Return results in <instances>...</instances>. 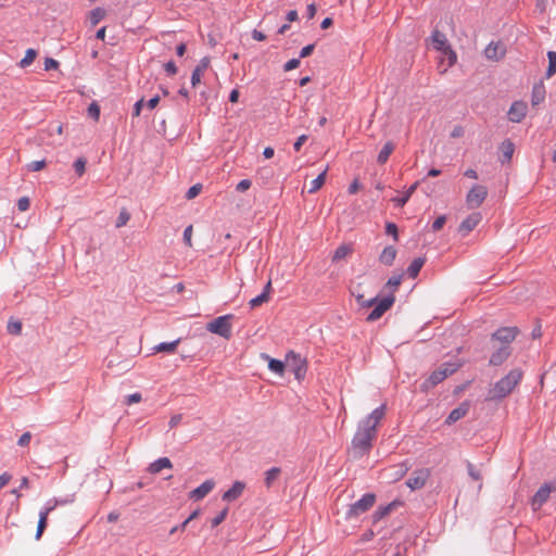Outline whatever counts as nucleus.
<instances>
[{
  "instance_id": "11",
  "label": "nucleus",
  "mask_w": 556,
  "mask_h": 556,
  "mask_svg": "<svg viewBox=\"0 0 556 556\" xmlns=\"http://www.w3.org/2000/svg\"><path fill=\"white\" fill-rule=\"evenodd\" d=\"M430 477V470L427 468L415 470L410 478L406 481L410 490L421 489Z\"/></svg>"
},
{
  "instance_id": "1",
  "label": "nucleus",
  "mask_w": 556,
  "mask_h": 556,
  "mask_svg": "<svg viewBox=\"0 0 556 556\" xmlns=\"http://www.w3.org/2000/svg\"><path fill=\"white\" fill-rule=\"evenodd\" d=\"M386 415V405L374 409L366 418L359 421L357 430L352 439L350 454L353 458H359L367 454L377 437V426Z\"/></svg>"
},
{
  "instance_id": "27",
  "label": "nucleus",
  "mask_w": 556,
  "mask_h": 556,
  "mask_svg": "<svg viewBox=\"0 0 556 556\" xmlns=\"http://www.w3.org/2000/svg\"><path fill=\"white\" fill-rule=\"evenodd\" d=\"M352 294L355 296L357 303L363 307H371L376 302V296L366 299L364 293L358 290V287L352 290Z\"/></svg>"
},
{
  "instance_id": "46",
  "label": "nucleus",
  "mask_w": 556,
  "mask_h": 556,
  "mask_svg": "<svg viewBox=\"0 0 556 556\" xmlns=\"http://www.w3.org/2000/svg\"><path fill=\"white\" fill-rule=\"evenodd\" d=\"M45 167H46L45 160L34 161L27 165V168L29 172H39V170L43 169Z\"/></svg>"
},
{
  "instance_id": "55",
  "label": "nucleus",
  "mask_w": 556,
  "mask_h": 556,
  "mask_svg": "<svg viewBox=\"0 0 556 556\" xmlns=\"http://www.w3.org/2000/svg\"><path fill=\"white\" fill-rule=\"evenodd\" d=\"M30 440H31V433H30V432H24V433L20 437V439H18V441H17V444H18L20 446H26V445H28V444H29Z\"/></svg>"
},
{
  "instance_id": "13",
  "label": "nucleus",
  "mask_w": 556,
  "mask_h": 556,
  "mask_svg": "<svg viewBox=\"0 0 556 556\" xmlns=\"http://www.w3.org/2000/svg\"><path fill=\"white\" fill-rule=\"evenodd\" d=\"M541 337H542V325L539 319L534 320L533 328L530 333L531 343L529 345V351H533V355L536 354L541 348Z\"/></svg>"
},
{
  "instance_id": "61",
  "label": "nucleus",
  "mask_w": 556,
  "mask_h": 556,
  "mask_svg": "<svg viewBox=\"0 0 556 556\" xmlns=\"http://www.w3.org/2000/svg\"><path fill=\"white\" fill-rule=\"evenodd\" d=\"M313 51H314V45L305 46L304 48H302V50L300 52V58H307L312 54Z\"/></svg>"
},
{
  "instance_id": "4",
  "label": "nucleus",
  "mask_w": 556,
  "mask_h": 556,
  "mask_svg": "<svg viewBox=\"0 0 556 556\" xmlns=\"http://www.w3.org/2000/svg\"><path fill=\"white\" fill-rule=\"evenodd\" d=\"M232 315H224L215 318L206 325L207 331L211 333L218 334L225 339H229L231 337V319Z\"/></svg>"
},
{
  "instance_id": "29",
  "label": "nucleus",
  "mask_w": 556,
  "mask_h": 556,
  "mask_svg": "<svg viewBox=\"0 0 556 556\" xmlns=\"http://www.w3.org/2000/svg\"><path fill=\"white\" fill-rule=\"evenodd\" d=\"M327 168L309 182L308 193L317 192L325 184Z\"/></svg>"
},
{
  "instance_id": "6",
  "label": "nucleus",
  "mask_w": 556,
  "mask_h": 556,
  "mask_svg": "<svg viewBox=\"0 0 556 556\" xmlns=\"http://www.w3.org/2000/svg\"><path fill=\"white\" fill-rule=\"evenodd\" d=\"M459 367L456 363H445L439 369L434 370L428 380L426 381L427 387H434L442 382L450 375L454 374Z\"/></svg>"
},
{
  "instance_id": "24",
  "label": "nucleus",
  "mask_w": 556,
  "mask_h": 556,
  "mask_svg": "<svg viewBox=\"0 0 556 556\" xmlns=\"http://www.w3.org/2000/svg\"><path fill=\"white\" fill-rule=\"evenodd\" d=\"M396 257V249L392 245L386 247L379 255V261L383 265L391 266Z\"/></svg>"
},
{
  "instance_id": "62",
  "label": "nucleus",
  "mask_w": 556,
  "mask_h": 556,
  "mask_svg": "<svg viewBox=\"0 0 556 556\" xmlns=\"http://www.w3.org/2000/svg\"><path fill=\"white\" fill-rule=\"evenodd\" d=\"M159 102H160V97H159V96H155V97L151 98V99L146 103V105H147V108H148L149 110H153V109H155V108L157 106Z\"/></svg>"
},
{
  "instance_id": "7",
  "label": "nucleus",
  "mask_w": 556,
  "mask_h": 556,
  "mask_svg": "<svg viewBox=\"0 0 556 556\" xmlns=\"http://www.w3.org/2000/svg\"><path fill=\"white\" fill-rule=\"evenodd\" d=\"M394 301H395V298L393 294L388 295L379 301L376 299V302L372 305L374 309L368 314V316L366 317V320L368 323H374V321L380 319L382 317V315L392 307Z\"/></svg>"
},
{
  "instance_id": "33",
  "label": "nucleus",
  "mask_w": 556,
  "mask_h": 556,
  "mask_svg": "<svg viewBox=\"0 0 556 556\" xmlns=\"http://www.w3.org/2000/svg\"><path fill=\"white\" fill-rule=\"evenodd\" d=\"M280 468L278 467H273L270 468L269 470H267L265 472V485L266 488H270L274 482L278 479L279 475H280Z\"/></svg>"
},
{
  "instance_id": "23",
  "label": "nucleus",
  "mask_w": 556,
  "mask_h": 556,
  "mask_svg": "<svg viewBox=\"0 0 556 556\" xmlns=\"http://www.w3.org/2000/svg\"><path fill=\"white\" fill-rule=\"evenodd\" d=\"M53 508H54L53 506L48 507L39 513V520H38V526H37V531H36V540H39L41 538L45 529L47 528L48 516H49L50 511L53 510Z\"/></svg>"
},
{
  "instance_id": "36",
  "label": "nucleus",
  "mask_w": 556,
  "mask_h": 556,
  "mask_svg": "<svg viewBox=\"0 0 556 556\" xmlns=\"http://www.w3.org/2000/svg\"><path fill=\"white\" fill-rule=\"evenodd\" d=\"M267 359H268V368L273 371V372H276L278 375H282L283 371H285V365L279 359H275V358H269L267 356Z\"/></svg>"
},
{
  "instance_id": "58",
  "label": "nucleus",
  "mask_w": 556,
  "mask_h": 556,
  "mask_svg": "<svg viewBox=\"0 0 556 556\" xmlns=\"http://www.w3.org/2000/svg\"><path fill=\"white\" fill-rule=\"evenodd\" d=\"M307 140V136L306 135H301L296 141L294 142L293 144V148L296 152H299L302 148V146L305 143V141Z\"/></svg>"
},
{
  "instance_id": "51",
  "label": "nucleus",
  "mask_w": 556,
  "mask_h": 556,
  "mask_svg": "<svg viewBox=\"0 0 556 556\" xmlns=\"http://www.w3.org/2000/svg\"><path fill=\"white\" fill-rule=\"evenodd\" d=\"M445 222H446V217L444 215L442 216H439L432 224V230L433 231H439L443 228V226L445 225Z\"/></svg>"
},
{
  "instance_id": "64",
  "label": "nucleus",
  "mask_w": 556,
  "mask_h": 556,
  "mask_svg": "<svg viewBox=\"0 0 556 556\" xmlns=\"http://www.w3.org/2000/svg\"><path fill=\"white\" fill-rule=\"evenodd\" d=\"M11 480V475H9L8 472H4L2 475H0V490L5 486Z\"/></svg>"
},
{
  "instance_id": "18",
  "label": "nucleus",
  "mask_w": 556,
  "mask_h": 556,
  "mask_svg": "<svg viewBox=\"0 0 556 556\" xmlns=\"http://www.w3.org/2000/svg\"><path fill=\"white\" fill-rule=\"evenodd\" d=\"M290 359L293 361V372L295 375V378L298 380H301L303 379L305 372H306V366H305V363L303 359H301L299 356H296L295 354H289L287 356V362L289 363Z\"/></svg>"
},
{
  "instance_id": "42",
  "label": "nucleus",
  "mask_w": 556,
  "mask_h": 556,
  "mask_svg": "<svg viewBox=\"0 0 556 556\" xmlns=\"http://www.w3.org/2000/svg\"><path fill=\"white\" fill-rule=\"evenodd\" d=\"M129 218H130L129 213L125 208H123L119 212V215L116 219V227L121 228V227L125 226L128 223Z\"/></svg>"
},
{
  "instance_id": "48",
  "label": "nucleus",
  "mask_w": 556,
  "mask_h": 556,
  "mask_svg": "<svg viewBox=\"0 0 556 556\" xmlns=\"http://www.w3.org/2000/svg\"><path fill=\"white\" fill-rule=\"evenodd\" d=\"M192 232H193L192 225H189L184 231V241H185L186 245H188L189 248L192 247Z\"/></svg>"
},
{
  "instance_id": "49",
  "label": "nucleus",
  "mask_w": 556,
  "mask_h": 556,
  "mask_svg": "<svg viewBox=\"0 0 556 556\" xmlns=\"http://www.w3.org/2000/svg\"><path fill=\"white\" fill-rule=\"evenodd\" d=\"M201 190L202 186L199 184L190 187L186 194L187 199L191 200L195 198L201 192Z\"/></svg>"
},
{
  "instance_id": "32",
  "label": "nucleus",
  "mask_w": 556,
  "mask_h": 556,
  "mask_svg": "<svg viewBox=\"0 0 556 556\" xmlns=\"http://www.w3.org/2000/svg\"><path fill=\"white\" fill-rule=\"evenodd\" d=\"M418 186V182H415L407 190L406 192L404 193L403 197H400V198H394L392 201L399 205V206H404L407 201L409 200V198L413 195V193L415 192L416 188Z\"/></svg>"
},
{
  "instance_id": "10",
  "label": "nucleus",
  "mask_w": 556,
  "mask_h": 556,
  "mask_svg": "<svg viewBox=\"0 0 556 556\" xmlns=\"http://www.w3.org/2000/svg\"><path fill=\"white\" fill-rule=\"evenodd\" d=\"M517 333V328H501L492 336V343L495 345L500 344L509 346V343L516 338Z\"/></svg>"
},
{
  "instance_id": "60",
  "label": "nucleus",
  "mask_w": 556,
  "mask_h": 556,
  "mask_svg": "<svg viewBox=\"0 0 556 556\" xmlns=\"http://www.w3.org/2000/svg\"><path fill=\"white\" fill-rule=\"evenodd\" d=\"M164 68L169 75H175L177 73V66L173 61L167 62L164 65Z\"/></svg>"
},
{
  "instance_id": "57",
  "label": "nucleus",
  "mask_w": 556,
  "mask_h": 556,
  "mask_svg": "<svg viewBox=\"0 0 556 556\" xmlns=\"http://www.w3.org/2000/svg\"><path fill=\"white\" fill-rule=\"evenodd\" d=\"M59 66V62L54 59H51V58H47L45 60V70L46 71H50V70H55L58 68Z\"/></svg>"
},
{
  "instance_id": "15",
  "label": "nucleus",
  "mask_w": 556,
  "mask_h": 556,
  "mask_svg": "<svg viewBox=\"0 0 556 556\" xmlns=\"http://www.w3.org/2000/svg\"><path fill=\"white\" fill-rule=\"evenodd\" d=\"M214 480H205L201 485L190 492L189 497L194 501H200L204 498L214 489Z\"/></svg>"
},
{
  "instance_id": "54",
  "label": "nucleus",
  "mask_w": 556,
  "mask_h": 556,
  "mask_svg": "<svg viewBox=\"0 0 556 556\" xmlns=\"http://www.w3.org/2000/svg\"><path fill=\"white\" fill-rule=\"evenodd\" d=\"M386 231L388 235H391L395 241H397L399 237H397V227L395 224L393 223H388L387 226H386Z\"/></svg>"
},
{
  "instance_id": "52",
  "label": "nucleus",
  "mask_w": 556,
  "mask_h": 556,
  "mask_svg": "<svg viewBox=\"0 0 556 556\" xmlns=\"http://www.w3.org/2000/svg\"><path fill=\"white\" fill-rule=\"evenodd\" d=\"M300 65V60L299 59H291L289 60L285 65H283V70L286 72H290L292 70H295L298 68Z\"/></svg>"
},
{
  "instance_id": "26",
  "label": "nucleus",
  "mask_w": 556,
  "mask_h": 556,
  "mask_svg": "<svg viewBox=\"0 0 556 556\" xmlns=\"http://www.w3.org/2000/svg\"><path fill=\"white\" fill-rule=\"evenodd\" d=\"M352 252L353 248L351 244H341L333 252L332 262H339L349 256Z\"/></svg>"
},
{
  "instance_id": "14",
  "label": "nucleus",
  "mask_w": 556,
  "mask_h": 556,
  "mask_svg": "<svg viewBox=\"0 0 556 556\" xmlns=\"http://www.w3.org/2000/svg\"><path fill=\"white\" fill-rule=\"evenodd\" d=\"M488 60L498 61L505 55V47L501 42H491L484 50Z\"/></svg>"
},
{
  "instance_id": "19",
  "label": "nucleus",
  "mask_w": 556,
  "mask_h": 556,
  "mask_svg": "<svg viewBox=\"0 0 556 556\" xmlns=\"http://www.w3.org/2000/svg\"><path fill=\"white\" fill-rule=\"evenodd\" d=\"M245 488V484L241 481H236L232 486L223 494V500L231 502L241 496Z\"/></svg>"
},
{
  "instance_id": "53",
  "label": "nucleus",
  "mask_w": 556,
  "mask_h": 556,
  "mask_svg": "<svg viewBox=\"0 0 556 556\" xmlns=\"http://www.w3.org/2000/svg\"><path fill=\"white\" fill-rule=\"evenodd\" d=\"M468 473L473 480H481V472L472 465L468 464Z\"/></svg>"
},
{
  "instance_id": "45",
  "label": "nucleus",
  "mask_w": 556,
  "mask_h": 556,
  "mask_svg": "<svg viewBox=\"0 0 556 556\" xmlns=\"http://www.w3.org/2000/svg\"><path fill=\"white\" fill-rule=\"evenodd\" d=\"M8 331L11 334H20L22 331V324L18 320L9 321Z\"/></svg>"
},
{
  "instance_id": "47",
  "label": "nucleus",
  "mask_w": 556,
  "mask_h": 556,
  "mask_svg": "<svg viewBox=\"0 0 556 556\" xmlns=\"http://www.w3.org/2000/svg\"><path fill=\"white\" fill-rule=\"evenodd\" d=\"M30 206V200L28 197H22L17 201V208L20 212H26Z\"/></svg>"
},
{
  "instance_id": "37",
  "label": "nucleus",
  "mask_w": 556,
  "mask_h": 556,
  "mask_svg": "<svg viewBox=\"0 0 556 556\" xmlns=\"http://www.w3.org/2000/svg\"><path fill=\"white\" fill-rule=\"evenodd\" d=\"M548 56V67L546 71V77L549 78L556 73V52L549 51L547 53Z\"/></svg>"
},
{
  "instance_id": "5",
  "label": "nucleus",
  "mask_w": 556,
  "mask_h": 556,
  "mask_svg": "<svg viewBox=\"0 0 556 556\" xmlns=\"http://www.w3.org/2000/svg\"><path fill=\"white\" fill-rule=\"evenodd\" d=\"M553 492H556L555 481L542 484L530 500L532 510H539L548 501Z\"/></svg>"
},
{
  "instance_id": "40",
  "label": "nucleus",
  "mask_w": 556,
  "mask_h": 556,
  "mask_svg": "<svg viewBox=\"0 0 556 556\" xmlns=\"http://www.w3.org/2000/svg\"><path fill=\"white\" fill-rule=\"evenodd\" d=\"M88 115L96 122L100 118V106L97 102H91L88 106Z\"/></svg>"
},
{
  "instance_id": "63",
  "label": "nucleus",
  "mask_w": 556,
  "mask_h": 556,
  "mask_svg": "<svg viewBox=\"0 0 556 556\" xmlns=\"http://www.w3.org/2000/svg\"><path fill=\"white\" fill-rule=\"evenodd\" d=\"M144 105V100L143 99H140L138 100L136 103H135V106H134V116H139L140 113H141V109L142 106Z\"/></svg>"
},
{
  "instance_id": "44",
  "label": "nucleus",
  "mask_w": 556,
  "mask_h": 556,
  "mask_svg": "<svg viewBox=\"0 0 556 556\" xmlns=\"http://www.w3.org/2000/svg\"><path fill=\"white\" fill-rule=\"evenodd\" d=\"M227 514H228V509L225 508L224 510H222L217 516H215L212 520H211V526L212 528H215L217 526H219L227 517Z\"/></svg>"
},
{
  "instance_id": "16",
  "label": "nucleus",
  "mask_w": 556,
  "mask_h": 556,
  "mask_svg": "<svg viewBox=\"0 0 556 556\" xmlns=\"http://www.w3.org/2000/svg\"><path fill=\"white\" fill-rule=\"evenodd\" d=\"M210 66V59L203 58L192 72L191 84L193 87L201 83L202 76Z\"/></svg>"
},
{
  "instance_id": "35",
  "label": "nucleus",
  "mask_w": 556,
  "mask_h": 556,
  "mask_svg": "<svg viewBox=\"0 0 556 556\" xmlns=\"http://www.w3.org/2000/svg\"><path fill=\"white\" fill-rule=\"evenodd\" d=\"M37 52L34 49H27L24 58L20 61V67L25 68L29 66L36 59Z\"/></svg>"
},
{
  "instance_id": "30",
  "label": "nucleus",
  "mask_w": 556,
  "mask_h": 556,
  "mask_svg": "<svg viewBox=\"0 0 556 556\" xmlns=\"http://www.w3.org/2000/svg\"><path fill=\"white\" fill-rule=\"evenodd\" d=\"M425 264V260L421 257L415 258L407 268V275L410 278H416Z\"/></svg>"
},
{
  "instance_id": "43",
  "label": "nucleus",
  "mask_w": 556,
  "mask_h": 556,
  "mask_svg": "<svg viewBox=\"0 0 556 556\" xmlns=\"http://www.w3.org/2000/svg\"><path fill=\"white\" fill-rule=\"evenodd\" d=\"M86 159L84 157H79L75 161L74 163V168L76 170V173L78 174V176H83L86 172Z\"/></svg>"
},
{
  "instance_id": "41",
  "label": "nucleus",
  "mask_w": 556,
  "mask_h": 556,
  "mask_svg": "<svg viewBox=\"0 0 556 556\" xmlns=\"http://www.w3.org/2000/svg\"><path fill=\"white\" fill-rule=\"evenodd\" d=\"M402 278H403L402 274L393 275L392 277L389 278L386 286L389 288H392L393 291H395L399 288V286L401 285Z\"/></svg>"
},
{
  "instance_id": "59",
  "label": "nucleus",
  "mask_w": 556,
  "mask_h": 556,
  "mask_svg": "<svg viewBox=\"0 0 556 556\" xmlns=\"http://www.w3.org/2000/svg\"><path fill=\"white\" fill-rule=\"evenodd\" d=\"M199 515H200V510H194V511H192V513L190 514V516H189V517H188V518H187V519L181 523V531H184V530L186 529L187 525H188L191 520H193V519L198 518V517H199Z\"/></svg>"
},
{
  "instance_id": "20",
  "label": "nucleus",
  "mask_w": 556,
  "mask_h": 556,
  "mask_svg": "<svg viewBox=\"0 0 556 556\" xmlns=\"http://www.w3.org/2000/svg\"><path fill=\"white\" fill-rule=\"evenodd\" d=\"M494 345V349H496V351L492 354L491 358H490V363L492 365H500L502 364L506 358L507 356L509 355V346L508 345Z\"/></svg>"
},
{
  "instance_id": "3",
  "label": "nucleus",
  "mask_w": 556,
  "mask_h": 556,
  "mask_svg": "<svg viewBox=\"0 0 556 556\" xmlns=\"http://www.w3.org/2000/svg\"><path fill=\"white\" fill-rule=\"evenodd\" d=\"M521 378V372L518 370L510 371L506 377L502 378L495 386L490 390V399H501L506 396L518 383Z\"/></svg>"
},
{
  "instance_id": "12",
  "label": "nucleus",
  "mask_w": 556,
  "mask_h": 556,
  "mask_svg": "<svg viewBox=\"0 0 556 556\" xmlns=\"http://www.w3.org/2000/svg\"><path fill=\"white\" fill-rule=\"evenodd\" d=\"M480 213H472L466 219L462 222L458 227V231L463 237H466L470 231H472L478 224L481 222Z\"/></svg>"
},
{
  "instance_id": "25",
  "label": "nucleus",
  "mask_w": 556,
  "mask_h": 556,
  "mask_svg": "<svg viewBox=\"0 0 556 556\" xmlns=\"http://www.w3.org/2000/svg\"><path fill=\"white\" fill-rule=\"evenodd\" d=\"M180 342V339H177L173 342H162L153 348L154 353H174Z\"/></svg>"
},
{
  "instance_id": "17",
  "label": "nucleus",
  "mask_w": 556,
  "mask_h": 556,
  "mask_svg": "<svg viewBox=\"0 0 556 556\" xmlns=\"http://www.w3.org/2000/svg\"><path fill=\"white\" fill-rule=\"evenodd\" d=\"M545 94H546V90H545V86L543 84V81H539L536 84H534L533 88H532V93H531V104L532 106H538L539 104H541L544 100H545Z\"/></svg>"
},
{
  "instance_id": "50",
  "label": "nucleus",
  "mask_w": 556,
  "mask_h": 556,
  "mask_svg": "<svg viewBox=\"0 0 556 556\" xmlns=\"http://www.w3.org/2000/svg\"><path fill=\"white\" fill-rule=\"evenodd\" d=\"M142 400V396L139 392H136V393H132V394H129L128 396L125 397V403L127 405H131V404H136V403H139L141 402Z\"/></svg>"
},
{
  "instance_id": "39",
  "label": "nucleus",
  "mask_w": 556,
  "mask_h": 556,
  "mask_svg": "<svg viewBox=\"0 0 556 556\" xmlns=\"http://www.w3.org/2000/svg\"><path fill=\"white\" fill-rule=\"evenodd\" d=\"M268 301H269V296H267L266 294L261 293L260 295H257V296L253 298L252 300H250L249 305H250L251 308H255V307H258L263 303H266Z\"/></svg>"
},
{
  "instance_id": "21",
  "label": "nucleus",
  "mask_w": 556,
  "mask_h": 556,
  "mask_svg": "<svg viewBox=\"0 0 556 556\" xmlns=\"http://www.w3.org/2000/svg\"><path fill=\"white\" fill-rule=\"evenodd\" d=\"M469 410V404L468 403H462L458 407L454 408L450 415L447 416L445 422L447 425H452L456 422L457 420L462 419L467 415Z\"/></svg>"
},
{
  "instance_id": "38",
  "label": "nucleus",
  "mask_w": 556,
  "mask_h": 556,
  "mask_svg": "<svg viewBox=\"0 0 556 556\" xmlns=\"http://www.w3.org/2000/svg\"><path fill=\"white\" fill-rule=\"evenodd\" d=\"M105 16V11L101 8H96L90 12V22L92 25H97Z\"/></svg>"
},
{
  "instance_id": "34",
  "label": "nucleus",
  "mask_w": 556,
  "mask_h": 556,
  "mask_svg": "<svg viewBox=\"0 0 556 556\" xmlns=\"http://www.w3.org/2000/svg\"><path fill=\"white\" fill-rule=\"evenodd\" d=\"M508 118L515 123H519L521 121V104H520V102L513 103L510 110L508 111Z\"/></svg>"
},
{
  "instance_id": "31",
  "label": "nucleus",
  "mask_w": 556,
  "mask_h": 556,
  "mask_svg": "<svg viewBox=\"0 0 556 556\" xmlns=\"http://www.w3.org/2000/svg\"><path fill=\"white\" fill-rule=\"evenodd\" d=\"M500 151L503 156L502 161L503 162L509 161L515 151L513 142H510L509 140L502 142V144L500 147Z\"/></svg>"
},
{
  "instance_id": "8",
  "label": "nucleus",
  "mask_w": 556,
  "mask_h": 556,
  "mask_svg": "<svg viewBox=\"0 0 556 556\" xmlns=\"http://www.w3.org/2000/svg\"><path fill=\"white\" fill-rule=\"evenodd\" d=\"M488 194L486 188L481 185H475L466 197V203L469 208L479 207Z\"/></svg>"
},
{
  "instance_id": "2",
  "label": "nucleus",
  "mask_w": 556,
  "mask_h": 556,
  "mask_svg": "<svg viewBox=\"0 0 556 556\" xmlns=\"http://www.w3.org/2000/svg\"><path fill=\"white\" fill-rule=\"evenodd\" d=\"M430 40L433 48L441 53L438 67L440 73L444 74L448 68L455 65L457 62V54L448 43L446 36L440 30H433Z\"/></svg>"
},
{
  "instance_id": "28",
  "label": "nucleus",
  "mask_w": 556,
  "mask_h": 556,
  "mask_svg": "<svg viewBox=\"0 0 556 556\" xmlns=\"http://www.w3.org/2000/svg\"><path fill=\"white\" fill-rule=\"evenodd\" d=\"M394 149H395V146H394L393 142L388 141L387 143H384L383 148L380 150V152H379V154L377 156V162L379 164L387 163L389 156L394 151Z\"/></svg>"
},
{
  "instance_id": "22",
  "label": "nucleus",
  "mask_w": 556,
  "mask_h": 556,
  "mask_svg": "<svg viewBox=\"0 0 556 556\" xmlns=\"http://www.w3.org/2000/svg\"><path fill=\"white\" fill-rule=\"evenodd\" d=\"M172 467H173V464L169 458L161 457V458L156 459L155 462H153L152 464H150L148 470L150 473L155 475V473H159L163 469H170Z\"/></svg>"
},
{
  "instance_id": "56",
  "label": "nucleus",
  "mask_w": 556,
  "mask_h": 556,
  "mask_svg": "<svg viewBox=\"0 0 556 556\" xmlns=\"http://www.w3.org/2000/svg\"><path fill=\"white\" fill-rule=\"evenodd\" d=\"M251 185H252L251 180L243 179V180L239 181V184L236 187V190L239 192H244L248 189H250Z\"/></svg>"
},
{
  "instance_id": "9",
  "label": "nucleus",
  "mask_w": 556,
  "mask_h": 556,
  "mask_svg": "<svg viewBox=\"0 0 556 556\" xmlns=\"http://www.w3.org/2000/svg\"><path fill=\"white\" fill-rule=\"evenodd\" d=\"M376 501V496L372 493L365 494L361 500L351 505L349 509L350 517H356L365 511H367L370 507L374 506Z\"/></svg>"
}]
</instances>
